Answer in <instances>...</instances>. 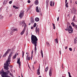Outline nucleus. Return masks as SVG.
I'll list each match as a JSON object with an SVG mask.
<instances>
[{"label": "nucleus", "mask_w": 77, "mask_h": 77, "mask_svg": "<svg viewBox=\"0 0 77 77\" xmlns=\"http://www.w3.org/2000/svg\"><path fill=\"white\" fill-rule=\"evenodd\" d=\"M9 0H4L3 2V5H6L7 3V2H8Z\"/></svg>", "instance_id": "6ab92c4d"}, {"label": "nucleus", "mask_w": 77, "mask_h": 77, "mask_svg": "<svg viewBox=\"0 0 77 77\" xmlns=\"http://www.w3.org/2000/svg\"><path fill=\"white\" fill-rule=\"evenodd\" d=\"M47 71H48V67H47L45 69V72H47Z\"/></svg>", "instance_id": "473e14b6"}, {"label": "nucleus", "mask_w": 77, "mask_h": 77, "mask_svg": "<svg viewBox=\"0 0 77 77\" xmlns=\"http://www.w3.org/2000/svg\"><path fill=\"white\" fill-rule=\"evenodd\" d=\"M48 2H49V0H46V4L47 7L48 6Z\"/></svg>", "instance_id": "4be33fe9"}, {"label": "nucleus", "mask_w": 77, "mask_h": 77, "mask_svg": "<svg viewBox=\"0 0 77 77\" xmlns=\"http://www.w3.org/2000/svg\"><path fill=\"white\" fill-rule=\"evenodd\" d=\"M34 4H35V5H38L39 4V1H38V0H36L35 1Z\"/></svg>", "instance_id": "2eb2a0df"}, {"label": "nucleus", "mask_w": 77, "mask_h": 77, "mask_svg": "<svg viewBox=\"0 0 77 77\" xmlns=\"http://www.w3.org/2000/svg\"><path fill=\"white\" fill-rule=\"evenodd\" d=\"M52 24H53V26H55V24H54V23H52Z\"/></svg>", "instance_id": "0e129e2a"}, {"label": "nucleus", "mask_w": 77, "mask_h": 77, "mask_svg": "<svg viewBox=\"0 0 77 77\" xmlns=\"http://www.w3.org/2000/svg\"><path fill=\"white\" fill-rule=\"evenodd\" d=\"M30 1L29 0L27 2L28 3H30Z\"/></svg>", "instance_id": "a18cd8bd"}, {"label": "nucleus", "mask_w": 77, "mask_h": 77, "mask_svg": "<svg viewBox=\"0 0 77 77\" xmlns=\"http://www.w3.org/2000/svg\"><path fill=\"white\" fill-rule=\"evenodd\" d=\"M69 50L70 51H72V48H69Z\"/></svg>", "instance_id": "4c0bfd02"}, {"label": "nucleus", "mask_w": 77, "mask_h": 77, "mask_svg": "<svg viewBox=\"0 0 77 77\" xmlns=\"http://www.w3.org/2000/svg\"><path fill=\"white\" fill-rule=\"evenodd\" d=\"M33 50H32V56H31V60L32 59V56H33Z\"/></svg>", "instance_id": "2f4dec72"}, {"label": "nucleus", "mask_w": 77, "mask_h": 77, "mask_svg": "<svg viewBox=\"0 0 77 77\" xmlns=\"http://www.w3.org/2000/svg\"><path fill=\"white\" fill-rule=\"evenodd\" d=\"M69 14H68L67 16L68 17H69Z\"/></svg>", "instance_id": "bf43d9fd"}, {"label": "nucleus", "mask_w": 77, "mask_h": 77, "mask_svg": "<svg viewBox=\"0 0 77 77\" xmlns=\"http://www.w3.org/2000/svg\"><path fill=\"white\" fill-rule=\"evenodd\" d=\"M37 32L38 34H39V28H38V25L35 28V32H36V33H37Z\"/></svg>", "instance_id": "1a4fd4ad"}, {"label": "nucleus", "mask_w": 77, "mask_h": 77, "mask_svg": "<svg viewBox=\"0 0 77 77\" xmlns=\"http://www.w3.org/2000/svg\"><path fill=\"white\" fill-rule=\"evenodd\" d=\"M53 2L51 1L50 2V5L51 6H54V2H53Z\"/></svg>", "instance_id": "ddd939ff"}, {"label": "nucleus", "mask_w": 77, "mask_h": 77, "mask_svg": "<svg viewBox=\"0 0 77 77\" xmlns=\"http://www.w3.org/2000/svg\"><path fill=\"white\" fill-rule=\"evenodd\" d=\"M41 54L42 56V57L43 58V53H42V50L41 51Z\"/></svg>", "instance_id": "c85d7f7f"}, {"label": "nucleus", "mask_w": 77, "mask_h": 77, "mask_svg": "<svg viewBox=\"0 0 77 77\" xmlns=\"http://www.w3.org/2000/svg\"><path fill=\"white\" fill-rule=\"evenodd\" d=\"M25 30H26V29H25V28H24L23 30L20 33V35H23V34L24 33V32H25Z\"/></svg>", "instance_id": "9d476101"}, {"label": "nucleus", "mask_w": 77, "mask_h": 77, "mask_svg": "<svg viewBox=\"0 0 77 77\" xmlns=\"http://www.w3.org/2000/svg\"><path fill=\"white\" fill-rule=\"evenodd\" d=\"M18 8H19L16 7L15 8V9H18Z\"/></svg>", "instance_id": "e2e57ef3"}, {"label": "nucleus", "mask_w": 77, "mask_h": 77, "mask_svg": "<svg viewBox=\"0 0 77 77\" xmlns=\"http://www.w3.org/2000/svg\"><path fill=\"white\" fill-rule=\"evenodd\" d=\"M22 24L24 25L26 24V23H25V20H23L22 22H20V25H22Z\"/></svg>", "instance_id": "9b49d317"}, {"label": "nucleus", "mask_w": 77, "mask_h": 77, "mask_svg": "<svg viewBox=\"0 0 77 77\" xmlns=\"http://www.w3.org/2000/svg\"><path fill=\"white\" fill-rule=\"evenodd\" d=\"M16 6H15V5H14L13 6V7L14 8H15Z\"/></svg>", "instance_id": "680f3d73"}, {"label": "nucleus", "mask_w": 77, "mask_h": 77, "mask_svg": "<svg viewBox=\"0 0 77 77\" xmlns=\"http://www.w3.org/2000/svg\"><path fill=\"white\" fill-rule=\"evenodd\" d=\"M12 54H13L12 53V52H11V53L9 54V56H8V59H11V56H12Z\"/></svg>", "instance_id": "dca6fc26"}, {"label": "nucleus", "mask_w": 77, "mask_h": 77, "mask_svg": "<svg viewBox=\"0 0 77 77\" xmlns=\"http://www.w3.org/2000/svg\"><path fill=\"white\" fill-rule=\"evenodd\" d=\"M26 60H30V57H29L28 56V55H27L26 57Z\"/></svg>", "instance_id": "f3484780"}, {"label": "nucleus", "mask_w": 77, "mask_h": 77, "mask_svg": "<svg viewBox=\"0 0 77 77\" xmlns=\"http://www.w3.org/2000/svg\"><path fill=\"white\" fill-rule=\"evenodd\" d=\"M68 74H69V77H71V73H70V72H68Z\"/></svg>", "instance_id": "72a5a7b5"}, {"label": "nucleus", "mask_w": 77, "mask_h": 77, "mask_svg": "<svg viewBox=\"0 0 77 77\" xmlns=\"http://www.w3.org/2000/svg\"><path fill=\"white\" fill-rule=\"evenodd\" d=\"M9 66L8 65H7L5 64V63H4V68L5 69V72H8V71H9L8 70V69H9V68L8 67Z\"/></svg>", "instance_id": "7ed1b4c3"}, {"label": "nucleus", "mask_w": 77, "mask_h": 77, "mask_svg": "<svg viewBox=\"0 0 77 77\" xmlns=\"http://www.w3.org/2000/svg\"><path fill=\"white\" fill-rule=\"evenodd\" d=\"M68 2H66V4H65L66 8H68Z\"/></svg>", "instance_id": "bb28decb"}, {"label": "nucleus", "mask_w": 77, "mask_h": 77, "mask_svg": "<svg viewBox=\"0 0 77 77\" xmlns=\"http://www.w3.org/2000/svg\"><path fill=\"white\" fill-rule=\"evenodd\" d=\"M33 28H34L33 27L31 26V29H33Z\"/></svg>", "instance_id": "4d7b16f0"}, {"label": "nucleus", "mask_w": 77, "mask_h": 77, "mask_svg": "<svg viewBox=\"0 0 77 77\" xmlns=\"http://www.w3.org/2000/svg\"><path fill=\"white\" fill-rule=\"evenodd\" d=\"M75 28L76 30H77V25H75Z\"/></svg>", "instance_id": "f704fd0d"}, {"label": "nucleus", "mask_w": 77, "mask_h": 77, "mask_svg": "<svg viewBox=\"0 0 77 77\" xmlns=\"http://www.w3.org/2000/svg\"><path fill=\"white\" fill-rule=\"evenodd\" d=\"M59 17H58L57 18V21H59Z\"/></svg>", "instance_id": "09e8293b"}, {"label": "nucleus", "mask_w": 77, "mask_h": 77, "mask_svg": "<svg viewBox=\"0 0 77 77\" xmlns=\"http://www.w3.org/2000/svg\"><path fill=\"white\" fill-rule=\"evenodd\" d=\"M36 12H39V9H38V7L37 6L36 7Z\"/></svg>", "instance_id": "aec40b11"}, {"label": "nucleus", "mask_w": 77, "mask_h": 77, "mask_svg": "<svg viewBox=\"0 0 77 77\" xmlns=\"http://www.w3.org/2000/svg\"><path fill=\"white\" fill-rule=\"evenodd\" d=\"M72 11H73L74 12V13L75 14V12H76V9H75V7H73V8L72 9Z\"/></svg>", "instance_id": "4468645a"}, {"label": "nucleus", "mask_w": 77, "mask_h": 77, "mask_svg": "<svg viewBox=\"0 0 77 77\" xmlns=\"http://www.w3.org/2000/svg\"><path fill=\"white\" fill-rule=\"evenodd\" d=\"M8 67H9L10 68H13V66L11 65H9L8 66Z\"/></svg>", "instance_id": "c9c22d12"}, {"label": "nucleus", "mask_w": 77, "mask_h": 77, "mask_svg": "<svg viewBox=\"0 0 77 77\" xmlns=\"http://www.w3.org/2000/svg\"><path fill=\"white\" fill-rule=\"evenodd\" d=\"M36 26V23H35L34 24L33 26L34 27H35Z\"/></svg>", "instance_id": "e433bc0d"}, {"label": "nucleus", "mask_w": 77, "mask_h": 77, "mask_svg": "<svg viewBox=\"0 0 77 77\" xmlns=\"http://www.w3.org/2000/svg\"><path fill=\"white\" fill-rule=\"evenodd\" d=\"M24 54H22L23 58L24 57Z\"/></svg>", "instance_id": "de8ad7c7"}, {"label": "nucleus", "mask_w": 77, "mask_h": 77, "mask_svg": "<svg viewBox=\"0 0 77 77\" xmlns=\"http://www.w3.org/2000/svg\"><path fill=\"white\" fill-rule=\"evenodd\" d=\"M16 57H17V53L13 56V59H15L16 58Z\"/></svg>", "instance_id": "cd10ccee"}, {"label": "nucleus", "mask_w": 77, "mask_h": 77, "mask_svg": "<svg viewBox=\"0 0 77 77\" xmlns=\"http://www.w3.org/2000/svg\"><path fill=\"white\" fill-rule=\"evenodd\" d=\"M12 3V1H10L9 2V4H11Z\"/></svg>", "instance_id": "c03bdc74"}, {"label": "nucleus", "mask_w": 77, "mask_h": 77, "mask_svg": "<svg viewBox=\"0 0 77 77\" xmlns=\"http://www.w3.org/2000/svg\"><path fill=\"white\" fill-rule=\"evenodd\" d=\"M14 30H12L11 32L10 33V34L11 35H13V33H14Z\"/></svg>", "instance_id": "393cba45"}, {"label": "nucleus", "mask_w": 77, "mask_h": 77, "mask_svg": "<svg viewBox=\"0 0 77 77\" xmlns=\"http://www.w3.org/2000/svg\"><path fill=\"white\" fill-rule=\"evenodd\" d=\"M46 43L47 44V46H48V47H50V44H49V42H46Z\"/></svg>", "instance_id": "a878e982"}, {"label": "nucleus", "mask_w": 77, "mask_h": 77, "mask_svg": "<svg viewBox=\"0 0 77 77\" xmlns=\"http://www.w3.org/2000/svg\"><path fill=\"white\" fill-rule=\"evenodd\" d=\"M26 36H27L28 35V32L27 31V33L26 34Z\"/></svg>", "instance_id": "5fc2aeb1"}, {"label": "nucleus", "mask_w": 77, "mask_h": 77, "mask_svg": "<svg viewBox=\"0 0 77 77\" xmlns=\"http://www.w3.org/2000/svg\"><path fill=\"white\" fill-rule=\"evenodd\" d=\"M11 59L8 58L7 60L6 61V62L5 63V64L6 65H7L9 66V65L11 64V63H10V62H11Z\"/></svg>", "instance_id": "39448f33"}, {"label": "nucleus", "mask_w": 77, "mask_h": 77, "mask_svg": "<svg viewBox=\"0 0 77 77\" xmlns=\"http://www.w3.org/2000/svg\"><path fill=\"white\" fill-rule=\"evenodd\" d=\"M10 72V71H8L7 72H5L2 69L0 71V75L1 74V77H8L7 75H8Z\"/></svg>", "instance_id": "f03ea898"}, {"label": "nucleus", "mask_w": 77, "mask_h": 77, "mask_svg": "<svg viewBox=\"0 0 77 77\" xmlns=\"http://www.w3.org/2000/svg\"><path fill=\"white\" fill-rule=\"evenodd\" d=\"M74 21V22H77V20H74V21Z\"/></svg>", "instance_id": "603ef678"}, {"label": "nucleus", "mask_w": 77, "mask_h": 77, "mask_svg": "<svg viewBox=\"0 0 77 77\" xmlns=\"http://www.w3.org/2000/svg\"><path fill=\"white\" fill-rule=\"evenodd\" d=\"M20 63V60H18L17 62V63Z\"/></svg>", "instance_id": "a19ab883"}, {"label": "nucleus", "mask_w": 77, "mask_h": 77, "mask_svg": "<svg viewBox=\"0 0 77 77\" xmlns=\"http://www.w3.org/2000/svg\"><path fill=\"white\" fill-rule=\"evenodd\" d=\"M2 8H0V10H2ZM2 18H3V16H2V15H0V20L2 19Z\"/></svg>", "instance_id": "5701e85b"}, {"label": "nucleus", "mask_w": 77, "mask_h": 77, "mask_svg": "<svg viewBox=\"0 0 77 77\" xmlns=\"http://www.w3.org/2000/svg\"><path fill=\"white\" fill-rule=\"evenodd\" d=\"M36 63V62H35L34 63V64H35Z\"/></svg>", "instance_id": "69168bd1"}, {"label": "nucleus", "mask_w": 77, "mask_h": 77, "mask_svg": "<svg viewBox=\"0 0 77 77\" xmlns=\"http://www.w3.org/2000/svg\"><path fill=\"white\" fill-rule=\"evenodd\" d=\"M35 20L36 22H38L39 21V19L38 17H36L35 19Z\"/></svg>", "instance_id": "a211bd4d"}, {"label": "nucleus", "mask_w": 77, "mask_h": 77, "mask_svg": "<svg viewBox=\"0 0 77 77\" xmlns=\"http://www.w3.org/2000/svg\"><path fill=\"white\" fill-rule=\"evenodd\" d=\"M40 66H39L38 69L37 70V71H40Z\"/></svg>", "instance_id": "79ce46f5"}, {"label": "nucleus", "mask_w": 77, "mask_h": 77, "mask_svg": "<svg viewBox=\"0 0 77 77\" xmlns=\"http://www.w3.org/2000/svg\"><path fill=\"white\" fill-rule=\"evenodd\" d=\"M75 4H76V5H77V1L75 2Z\"/></svg>", "instance_id": "774afa93"}, {"label": "nucleus", "mask_w": 77, "mask_h": 77, "mask_svg": "<svg viewBox=\"0 0 77 77\" xmlns=\"http://www.w3.org/2000/svg\"><path fill=\"white\" fill-rule=\"evenodd\" d=\"M67 48H68V46H66L65 48V49H66H66H67Z\"/></svg>", "instance_id": "6e6d98bb"}, {"label": "nucleus", "mask_w": 77, "mask_h": 77, "mask_svg": "<svg viewBox=\"0 0 77 77\" xmlns=\"http://www.w3.org/2000/svg\"><path fill=\"white\" fill-rule=\"evenodd\" d=\"M62 69H63V64H62Z\"/></svg>", "instance_id": "052dcab7"}, {"label": "nucleus", "mask_w": 77, "mask_h": 77, "mask_svg": "<svg viewBox=\"0 0 77 77\" xmlns=\"http://www.w3.org/2000/svg\"><path fill=\"white\" fill-rule=\"evenodd\" d=\"M24 11L22 10L20 11V14H19V17L20 18V19L22 18V17H23L24 16Z\"/></svg>", "instance_id": "20e7f679"}, {"label": "nucleus", "mask_w": 77, "mask_h": 77, "mask_svg": "<svg viewBox=\"0 0 77 77\" xmlns=\"http://www.w3.org/2000/svg\"><path fill=\"white\" fill-rule=\"evenodd\" d=\"M76 42H77V40H74V42L75 44H76Z\"/></svg>", "instance_id": "37998d69"}, {"label": "nucleus", "mask_w": 77, "mask_h": 77, "mask_svg": "<svg viewBox=\"0 0 77 77\" xmlns=\"http://www.w3.org/2000/svg\"><path fill=\"white\" fill-rule=\"evenodd\" d=\"M11 49H8L7 51L5 52V54L3 55V57H5V56L7 55V54H8V53L11 51Z\"/></svg>", "instance_id": "423d86ee"}, {"label": "nucleus", "mask_w": 77, "mask_h": 77, "mask_svg": "<svg viewBox=\"0 0 77 77\" xmlns=\"http://www.w3.org/2000/svg\"><path fill=\"white\" fill-rule=\"evenodd\" d=\"M18 64H19V66H21V64H20V63H18Z\"/></svg>", "instance_id": "864d4df0"}, {"label": "nucleus", "mask_w": 77, "mask_h": 77, "mask_svg": "<svg viewBox=\"0 0 77 77\" xmlns=\"http://www.w3.org/2000/svg\"><path fill=\"white\" fill-rule=\"evenodd\" d=\"M68 32H69V33H72L73 32V29L72 28V29H69V30L68 31Z\"/></svg>", "instance_id": "f8f14e48"}, {"label": "nucleus", "mask_w": 77, "mask_h": 77, "mask_svg": "<svg viewBox=\"0 0 77 77\" xmlns=\"http://www.w3.org/2000/svg\"><path fill=\"white\" fill-rule=\"evenodd\" d=\"M53 26V29H56V27L55 26V25Z\"/></svg>", "instance_id": "49530a36"}, {"label": "nucleus", "mask_w": 77, "mask_h": 77, "mask_svg": "<svg viewBox=\"0 0 77 77\" xmlns=\"http://www.w3.org/2000/svg\"><path fill=\"white\" fill-rule=\"evenodd\" d=\"M13 30V32H15V31H17V29H14Z\"/></svg>", "instance_id": "ea45409f"}, {"label": "nucleus", "mask_w": 77, "mask_h": 77, "mask_svg": "<svg viewBox=\"0 0 77 77\" xmlns=\"http://www.w3.org/2000/svg\"><path fill=\"white\" fill-rule=\"evenodd\" d=\"M66 2H67V0H65V4H66Z\"/></svg>", "instance_id": "13d9d810"}, {"label": "nucleus", "mask_w": 77, "mask_h": 77, "mask_svg": "<svg viewBox=\"0 0 77 77\" xmlns=\"http://www.w3.org/2000/svg\"><path fill=\"white\" fill-rule=\"evenodd\" d=\"M72 26H69V27L67 25L66 26V29H65V30L66 31H68V30H69V29H72Z\"/></svg>", "instance_id": "0eeeda50"}, {"label": "nucleus", "mask_w": 77, "mask_h": 77, "mask_svg": "<svg viewBox=\"0 0 77 77\" xmlns=\"http://www.w3.org/2000/svg\"><path fill=\"white\" fill-rule=\"evenodd\" d=\"M38 39L36 36L32 34L31 42L32 44H33L34 45H35V54H36V50H37L36 49V46H37V43H38L37 41H38Z\"/></svg>", "instance_id": "f257e3e1"}, {"label": "nucleus", "mask_w": 77, "mask_h": 77, "mask_svg": "<svg viewBox=\"0 0 77 77\" xmlns=\"http://www.w3.org/2000/svg\"><path fill=\"white\" fill-rule=\"evenodd\" d=\"M73 0H70V3L72 4V2Z\"/></svg>", "instance_id": "8fccbe9b"}, {"label": "nucleus", "mask_w": 77, "mask_h": 77, "mask_svg": "<svg viewBox=\"0 0 77 77\" xmlns=\"http://www.w3.org/2000/svg\"><path fill=\"white\" fill-rule=\"evenodd\" d=\"M55 42L56 44H58V40L57 39V38H56L55 39Z\"/></svg>", "instance_id": "b1692460"}, {"label": "nucleus", "mask_w": 77, "mask_h": 77, "mask_svg": "<svg viewBox=\"0 0 77 77\" xmlns=\"http://www.w3.org/2000/svg\"><path fill=\"white\" fill-rule=\"evenodd\" d=\"M71 24H72L73 27H74V26H75V24H74V23H71Z\"/></svg>", "instance_id": "58836bf2"}, {"label": "nucleus", "mask_w": 77, "mask_h": 77, "mask_svg": "<svg viewBox=\"0 0 77 77\" xmlns=\"http://www.w3.org/2000/svg\"><path fill=\"white\" fill-rule=\"evenodd\" d=\"M52 72H53V68L51 67L49 72V74L50 77H51L52 75Z\"/></svg>", "instance_id": "6e6552de"}, {"label": "nucleus", "mask_w": 77, "mask_h": 77, "mask_svg": "<svg viewBox=\"0 0 77 77\" xmlns=\"http://www.w3.org/2000/svg\"><path fill=\"white\" fill-rule=\"evenodd\" d=\"M37 72L38 75H40V72L39 71H37Z\"/></svg>", "instance_id": "7c9ffc66"}, {"label": "nucleus", "mask_w": 77, "mask_h": 77, "mask_svg": "<svg viewBox=\"0 0 77 77\" xmlns=\"http://www.w3.org/2000/svg\"><path fill=\"white\" fill-rule=\"evenodd\" d=\"M30 22L32 24H33V23H34V20L33 18H32L30 20Z\"/></svg>", "instance_id": "412c9836"}, {"label": "nucleus", "mask_w": 77, "mask_h": 77, "mask_svg": "<svg viewBox=\"0 0 77 77\" xmlns=\"http://www.w3.org/2000/svg\"><path fill=\"white\" fill-rule=\"evenodd\" d=\"M75 16H74L72 19V21H75Z\"/></svg>", "instance_id": "c756f323"}, {"label": "nucleus", "mask_w": 77, "mask_h": 77, "mask_svg": "<svg viewBox=\"0 0 77 77\" xmlns=\"http://www.w3.org/2000/svg\"><path fill=\"white\" fill-rule=\"evenodd\" d=\"M77 38V37H76L75 38L74 40H76V39Z\"/></svg>", "instance_id": "338daca9"}, {"label": "nucleus", "mask_w": 77, "mask_h": 77, "mask_svg": "<svg viewBox=\"0 0 77 77\" xmlns=\"http://www.w3.org/2000/svg\"><path fill=\"white\" fill-rule=\"evenodd\" d=\"M12 73L11 72H10V75H11V76H13V75H12L11 74Z\"/></svg>", "instance_id": "3c124183"}]
</instances>
